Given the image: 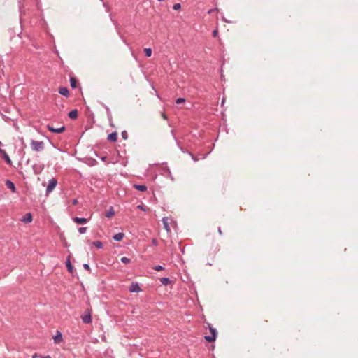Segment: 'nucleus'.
<instances>
[{"label": "nucleus", "instance_id": "393cba45", "mask_svg": "<svg viewBox=\"0 0 358 358\" xmlns=\"http://www.w3.org/2000/svg\"><path fill=\"white\" fill-rule=\"evenodd\" d=\"M121 262L123 263V264H128L131 262V259L127 257H122L121 258Z\"/></svg>", "mask_w": 358, "mask_h": 358}, {"label": "nucleus", "instance_id": "0eeeda50", "mask_svg": "<svg viewBox=\"0 0 358 358\" xmlns=\"http://www.w3.org/2000/svg\"><path fill=\"white\" fill-rule=\"evenodd\" d=\"M0 155L8 165H10V166L12 165V162L10 159V157L8 156V155L6 153V152L4 150L1 149V148H0Z\"/></svg>", "mask_w": 358, "mask_h": 358}, {"label": "nucleus", "instance_id": "c756f323", "mask_svg": "<svg viewBox=\"0 0 358 358\" xmlns=\"http://www.w3.org/2000/svg\"><path fill=\"white\" fill-rule=\"evenodd\" d=\"M181 8V5L179 3H175L173 6V9L175 10H180Z\"/></svg>", "mask_w": 358, "mask_h": 358}, {"label": "nucleus", "instance_id": "1a4fd4ad", "mask_svg": "<svg viewBox=\"0 0 358 358\" xmlns=\"http://www.w3.org/2000/svg\"><path fill=\"white\" fill-rule=\"evenodd\" d=\"M58 92L61 95L65 97H68L69 96V91L66 87H59L58 88Z\"/></svg>", "mask_w": 358, "mask_h": 358}, {"label": "nucleus", "instance_id": "ddd939ff", "mask_svg": "<svg viewBox=\"0 0 358 358\" xmlns=\"http://www.w3.org/2000/svg\"><path fill=\"white\" fill-rule=\"evenodd\" d=\"M78 110L76 109H73L69 113L68 116L70 119L75 120L78 117Z\"/></svg>", "mask_w": 358, "mask_h": 358}, {"label": "nucleus", "instance_id": "f03ea898", "mask_svg": "<svg viewBox=\"0 0 358 358\" xmlns=\"http://www.w3.org/2000/svg\"><path fill=\"white\" fill-rule=\"evenodd\" d=\"M208 329L210 330L211 336H205L204 338L208 342L211 343V342L215 341V339H216V337H217V330H216V329H215L213 327H211V325L210 324H208Z\"/></svg>", "mask_w": 358, "mask_h": 358}, {"label": "nucleus", "instance_id": "a878e982", "mask_svg": "<svg viewBox=\"0 0 358 358\" xmlns=\"http://www.w3.org/2000/svg\"><path fill=\"white\" fill-rule=\"evenodd\" d=\"M32 358H52V357L50 355L41 356V355H38L37 353H34L32 355Z\"/></svg>", "mask_w": 358, "mask_h": 358}, {"label": "nucleus", "instance_id": "5701e85b", "mask_svg": "<svg viewBox=\"0 0 358 358\" xmlns=\"http://www.w3.org/2000/svg\"><path fill=\"white\" fill-rule=\"evenodd\" d=\"M66 267H67V269L68 271L70 272V273H72L73 272V266L70 262V260L69 259H67L66 261Z\"/></svg>", "mask_w": 358, "mask_h": 358}, {"label": "nucleus", "instance_id": "b1692460", "mask_svg": "<svg viewBox=\"0 0 358 358\" xmlns=\"http://www.w3.org/2000/svg\"><path fill=\"white\" fill-rule=\"evenodd\" d=\"M106 110H107V116H108V120L110 122V125L113 126V124H112V120H112L111 112H110V109L108 108H107Z\"/></svg>", "mask_w": 358, "mask_h": 358}, {"label": "nucleus", "instance_id": "412c9836", "mask_svg": "<svg viewBox=\"0 0 358 358\" xmlns=\"http://www.w3.org/2000/svg\"><path fill=\"white\" fill-rule=\"evenodd\" d=\"M70 85L72 88H76L77 87V80L75 78L71 77L70 78Z\"/></svg>", "mask_w": 358, "mask_h": 358}, {"label": "nucleus", "instance_id": "f704fd0d", "mask_svg": "<svg viewBox=\"0 0 358 358\" xmlns=\"http://www.w3.org/2000/svg\"><path fill=\"white\" fill-rule=\"evenodd\" d=\"M188 154L192 157V159L194 161V162H197L198 161V158L196 157L195 156H194L191 152H188Z\"/></svg>", "mask_w": 358, "mask_h": 358}, {"label": "nucleus", "instance_id": "72a5a7b5", "mask_svg": "<svg viewBox=\"0 0 358 358\" xmlns=\"http://www.w3.org/2000/svg\"><path fill=\"white\" fill-rule=\"evenodd\" d=\"M83 268H84L85 270L88 271H91V269H90V265H89L88 264H83Z\"/></svg>", "mask_w": 358, "mask_h": 358}, {"label": "nucleus", "instance_id": "37998d69", "mask_svg": "<svg viewBox=\"0 0 358 358\" xmlns=\"http://www.w3.org/2000/svg\"><path fill=\"white\" fill-rule=\"evenodd\" d=\"M1 145H2V143L0 141V146H1Z\"/></svg>", "mask_w": 358, "mask_h": 358}, {"label": "nucleus", "instance_id": "cd10ccee", "mask_svg": "<svg viewBox=\"0 0 358 358\" xmlns=\"http://www.w3.org/2000/svg\"><path fill=\"white\" fill-rule=\"evenodd\" d=\"M86 231H87V227H81L78 228V232L80 234H85L86 232Z\"/></svg>", "mask_w": 358, "mask_h": 358}, {"label": "nucleus", "instance_id": "9b49d317", "mask_svg": "<svg viewBox=\"0 0 358 358\" xmlns=\"http://www.w3.org/2000/svg\"><path fill=\"white\" fill-rule=\"evenodd\" d=\"M107 139L109 141H111V142H116L117 139V132L115 131V132H113V133L110 134L108 136Z\"/></svg>", "mask_w": 358, "mask_h": 358}, {"label": "nucleus", "instance_id": "dca6fc26", "mask_svg": "<svg viewBox=\"0 0 358 358\" xmlns=\"http://www.w3.org/2000/svg\"><path fill=\"white\" fill-rule=\"evenodd\" d=\"M124 233H122V232H119V233H117V234H115L113 236V238L115 241H122V238H124Z\"/></svg>", "mask_w": 358, "mask_h": 358}, {"label": "nucleus", "instance_id": "ea45409f", "mask_svg": "<svg viewBox=\"0 0 358 358\" xmlns=\"http://www.w3.org/2000/svg\"><path fill=\"white\" fill-rule=\"evenodd\" d=\"M152 244H153V245H157V240H156V239H152Z\"/></svg>", "mask_w": 358, "mask_h": 358}, {"label": "nucleus", "instance_id": "58836bf2", "mask_svg": "<svg viewBox=\"0 0 358 358\" xmlns=\"http://www.w3.org/2000/svg\"><path fill=\"white\" fill-rule=\"evenodd\" d=\"M217 231H218V233H219L220 235H222V231L220 227H218Z\"/></svg>", "mask_w": 358, "mask_h": 358}, {"label": "nucleus", "instance_id": "20e7f679", "mask_svg": "<svg viewBox=\"0 0 358 358\" xmlns=\"http://www.w3.org/2000/svg\"><path fill=\"white\" fill-rule=\"evenodd\" d=\"M81 320L83 323L85 324H90L92 322V315H91V310H87L85 311V314L81 315Z\"/></svg>", "mask_w": 358, "mask_h": 358}, {"label": "nucleus", "instance_id": "2eb2a0df", "mask_svg": "<svg viewBox=\"0 0 358 358\" xmlns=\"http://www.w3.org/2000/svg\"><path fill=\"white\" fill-rule=\"evenodd\" d=\"M162 223L164 225V228L166 229L167 232L170 231V227L168 222V217H164L162 218Z\"/></svg>", "mask_w": 358, "mask_h": 358}, {"label": "nucleus", "instance_id": "4be33fe9", "mask_svg": "<svg viewBox=\"0 0 358 358\" xmlns=\"http://www.w3.org/2000/svg\"><path fill=\"white\" fill-rule=\"evenodd\" d=\"M144 52L146 57H149L152 55V49L150 48H146L144 49Z\"/></svg>", "mask_w": 358, "mask_h": 358}, {"label": "nucleus", "instance_id": "423d86ee", "mask_svg": "<svg viewBox=\"0 0 358 358\" xmlns=\"http://www.w3.org/2000/svg\"><path fill=\"white\" fill-rule=\"evenodd\" d=\"M129 292H140L141 291V289L138 285V282H131V284L130 285L129 287Z\"/></svg>", "mask_w": 358, "mask_h": 358}, {"label": "nucleus", "instance_id": "aec40b11", "mask_svg": "<svg viewBox=\"0 0 358 358\" xmlns=\"http://www.w3.org/2000/svg\"><path fill=\"white\" fill-rule=\"evenodd\" d=\"M92 244L94 245L98 249H101L103 248V243L100 241H95L92 242Z\"/></svg>", "mask_w": 358, "mask_h": 358}, {"label": "nucleus", "instance_id": "7c9ffc66", "mask_svg": "<svg viewBox=\"0 0 358 358\" xmlns=\"http://www.w3.org/2000/svg\"><path fill=\"white\" fill-rule=\"evenodd\" d=\"M121 135L124 140H127L128 138V134L126 131H123Z\"/></svg>", "mask_w": 358, "mask_h": 358}, {"label": "nucleus", "instance_id": "bb28decb", "mask_svg": "<svg viewBox=\"0 0 358 358\" xmlns=\"http://www.w3.org/2000/svg\"><path fill=\"white\" fill-rule=\"evenodd\" d=\"M33 169H34V173H36V174L39 173L41 172V167L38 166L36 164L33 166Z\"/></svg>", "mask_w": 358, "mask_h": 358}, {"label": "nucleus", "instance_id": "c85d7f7f", "mask_svg": "<svg viewBox=\"0 0 358 358\" xmlns=\"http://www.w3.org/2000/svg\"><path fill=\"white\" fill-rule=\"evenodd\" d=\"M185 102V99L184 98H178L176 101L177 104H180Z\"/></svg>", "mask_w": 358, "mask_h": 358}, {"label": "nucleus", "instance_id": "6ab92c4d", "mask_svg": "<svg viewBox=\"0 0 358 358\" xmlns=\"http://www.w3.org/2000/svg\"><path fill=\"white\" fill-rule=\"evenodd\" d=\"M115 214L114 210L113 207H110L106 213V217L108 218H111L113 217Z\"/></svg>", "mask_w": 358, "mask_h": 358}, {"label": "nucleus", "instance_id": "4468645a", "mask_svg": "<svg viewBox=\"0 0 358 358\" xmlns=\"http://www.w3.org/2000/svg\"><path fill=\"white\" fill-rule=\"evenodd\" d=\"M6 185L8 189H10L13 192H15L16 188L13 182L10 180H7L6 182Z\"/></svg>", "mask_w": 358, "mask_h": 358}, {"label": "nucleus", "instance_id": "a19ab883", "mask_svg": "<svg viewBox=\"0 0 358 358\" xmlns=\"http://www.w3.org/2000/svg\"><path fill=\"white\" fill-rule=\"evenodd\" d=\"M138 208H140V209L144 210V209H143V206H141V205H140V206H138Z\"/></svg>", "mask_w": 358, "mask_h": 358}, {"label": "nucleus", "instance_id": "9d476101", "mask_svg": "<svg viewBox=\"0 0 358 358\" xmlns=\"http://www.w3.org/2000/svg\"><path fill=\"white\" fill-rule=\"evenodd\" d=\"M73 221L77 224H84L88 222L87 218L75 217L73 218Z\"/></svg>", "mask_w": 358, "mask_h": 358}, {"label": "nucleus", "instance_id": "e433bc0d", "mask_svg": "<svg viewBox=\"0 0 358 358\" xmlns=\"http://www.w3.org/2000/svg\"><path fill=\"white\" fill-rule=\"evenodd\" d=\"M78 199H73L72 201H71V203L73 206H76L78 204Z\"/></svg>", "mask_w": 358, "mask_h": 358}, {"label": "nucleus", "instance_id": "c9c22d12", "mask_svg": "<svg viewBox=\"0 0 358 358\" xmlns=\"http://www.w3.org/2000/svg\"><path fill=\"white\" fill-rule=\"evenodd\" d=\"M212 34L213 37H216L218 34V31L217 29L213 30Z\"/></svg>", "mask_w": 358, "mask_h": 358}, {"label": "nucleus", "instance_id": "6e6552de", "mask_svg": "<svg viewBox=\"0 0 358 358\" xmlns=\"http://www.w3.org/2000/svg\"><path fill=\"white\" fill-rule=\"evenodd\" d=\"M33 217L32 214L29 212L25 214L24 216L22 217V218L20 220L24 223H30L32 222Z\"/></svg>", "mask_w": 358, "mask_h": 358}, {"label": "nucleus", "instance_id": "39448f33", "mask_svg": "<svg viewBox=\"0 0 358 358\" xmlns=\"http://www.w3.org/2000/svg\"><path fill=\"white\" fill-rule=\"evenodd\" d=\"M47 129H48V131L52 132V133H55V134H61L62 132H64L66 129V127L64 126H62L59 128H55L53 127L52 126L50 125V124H48L47 125Z\"/></svg>", "mask_w": 358, "mask_h": 358}, {"label": "nucleus", "instance_id": "f3484780", "mask_svg": "<svg viewBox=\"0 0 358 358\" xmlns=\"http://www.w3.org/2000/svg\"><path fill=\"white\" fill-rule=\"evenodd\" d=\"M134 187L140 192H145L147 190V187L144 185L135 184L134 185Z\"/></svg>", "mask_w": 358, "mask_h": 358}, {"label": "nucleus", "instance_id": "a211bd4d", "mask_svg": "<svg viewBox=\"0 0 358 358\" xmlns=\"http://www.w3.org/2000/svg\"><path fill=\"white\" fill-rule=\"evenodd\" d=\"M160 282H162V285L166 286L171 284V280H170V278L167 277H163L160 279Z\"/></svg>", "mask_w": 358, "mask_h": 358}, {"label": "nucleus", "instance_id": "79ce46f5", "mask_svg": "<svg viewBox=\"0 0 358 358\" xmlns=\"http://www.w3.org/2000/svg\"><path fill=\"white\" fill-rule=\"evenodd\" d=\"M157 96L158 98H160V96H159V95L158 94H157Z\"/></svg>", "mask_w": 358, "mask_h": 358}, {"label": "nucleus", "instance_id": "7ed1b4c3", "mask_svg": "<svg viewBox=\"0 0 358 358\" xmlns=\"http://www.w3.org/2000/svg\"><path fill=\"white\" fill-rule=\"evenodd\" d=\"M57 180L55 178H52L51 179L49 180L48 181V185L46 187V194H50V192H52L53 191V189L55 188V187L57 186Z\"/></svg>", "mask_w": 358, "mask_h": 358}, {"label": "nucleus", "instance_id": "4c0bfd02", "mask_svg": "<svg viewBox=\"0 0 358 358\" xmlns=\"http://www.w3.org/2000/svg\"><path fill=\"white\" fill-rule=\"evenodd\" d=\"M162 118H163V119H164V120H167V118H168V117H167V115H166L164 113H163L162 114Z\"/></svg>", "mask_w": 358, "mask_h": 358}, {"label": "nucleus", "instance_id": "473e14b6", "mask_svg": "<svg viewBox=\"0 0 358 358\" xmlns=\"http://www.w3.org/2000/svg\"><path fill=\"white\" fill-rule=\"evenodd\" d=\"M26 0H20L19 1V4H20V9L21 10L22 8L24 7V1Z\"/></svg>", "mask_w": 358, "mask_h": 358}, {"label": "nucleus", "instance_id": "f8f14e48", "mask_svg": "<svg viewBox=\"0 0 358 358\" xmlns=\"http://www.w3.org/2000/svg\"><path fill=\"white\" fill-rule=\"evenodd\" d=\"M54 341L55 343H59L62 341V333L60 331H57L56 335L54 336Z\"/></svg>", "mask_w": 358, "mask_h": 358}, {"label": "nucleus", "instance_id": "2f4dec72", "mask_svg": "<svg viewBox=\"0 0 358 358\" xmlns=\"http://www.w3.org/2000/svg\"><path fill=\"white\" fill-rule=\"evenodd\" d=\"M154 270L155 271H162L164 269V267L161 265H157V266H155L154 268H153Z\"/></svg>", "mask_w": 358, "mask_h": 358}, {"label": "nucleus", "instance_id": "f257e3e1", "mask_svg": "<svg viewBox=\"0 0 358 358\" xmlns=\"http://www.w3.org/2000/svg\"><path fill=\"white\" fill-rule=\"evenodd\" d=\"M30 146L33 151L41 152L44 150L45 144L43 141H38L31 139L30 141Z\"/></svg>", "mask_w": 358, "mask_h": 358}]
</instances>
